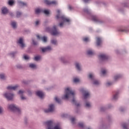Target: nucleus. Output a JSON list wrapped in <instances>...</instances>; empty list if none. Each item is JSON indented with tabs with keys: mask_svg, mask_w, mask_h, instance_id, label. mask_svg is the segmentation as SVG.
Listing matches in <instances>:
<instances>
[{
	"mask_svg": "<svg viewBox=\"0 0 129 129\" xmlns=\"http://www.w3.org/2000/svg\"><path fill=\"white\" fill-rule=\"evenodd\" d=\"M68 98H73L72 102L73 104H75L77 107L80 106V104L79 103H77L75 99V93L73 91L70 90L69 88H67L65 89V94L62 97V99H68Z\"/></svg>",
	"mask_w": 129,
	"mask_h": 129,
	"instance_id": "f257e3e1",
	"label": "nucleus"
},
{
	"mask_svg": "<svg viewBox=\"0 0 129 129\" xmlns=\"http://www.w3.org/2000/svg\"><path fill=\"white\" fill-rule=\"evenodd\" d=\"M84 12L86 13L88 15V18L89 20H92L94 23H96L97 24H103L104 23V21L98 19L97 16L92 15V14H91V11L88 8H85L84 9Z\"/></svg>",
	"mask_w": 129,
	"mask_h": 129,
	"instance_id": "f03ea898",
	"label": "nucleus"
},
{
	"mask_svg": "<svg viewBox=\"0 0 129 129\" xmlns=\"http://www.w3.org/2000/svg\"><path fill=\"white\" fill-rule=\"evenodd\" d=\"M57 15L56 16V20H58L60 21H62L59 24V26L60 28H63L64 23H69L70 20L64 15H62L60 14V10H57Z\"/></svg>",
	"mask_w": 129,
	"mask_h": 129,
	"instance_id": "7ed1b4c3",
	"label": "nucleus"
},
{
	"mask_svg": "<svg viewBox=\"0 0 129 129\" xmlns=\"http://www.w3.org/2000/svg\"><path fill=\"white\" fill-rule=\"evenodd\" d=\"M47 128V129H62L60 123H57L54 126V122L52 120H49L45 122Z\"/></svg>",
	"mask_w": 129,
	"mask_h": 129,
	"instance_id": "20e7f679",
	"label": "nucleus"
},
{
	"mask_svg": "<svg viewBox=\"0 0 129 129\" xmlns=\"http://www.w3.org/2000/svg\"><path fill=\"white\" fill-rule=\"evenodd\" d=\"M8 109L13 111V112L17 113V114H21V109L15 104L9 105Z\"/></svg>",
	"mask_w": 129,
	"mask_h": 129,
	"instance_id": "39448f33",
	"label": "nucleus"
},
{
	"mask_svg": "<svg viewBox=\"0 0 129 129\" xmlns=\"http://www.w3.org/2000/svg\"><path fill=\"white\" fill-rule=\"evenodd\" d=\"M81 92L83 94V98L85 100L90 97V93L88 92L86 89L84 88H82L80 89Z\"/></svg>",
	"mask_w": 129,
	"mask_h": 129,
	"instance_id": "423d86ee",
	"label": "nucleus"
},
{
	"mask_svg": "<svg viewBox=\"0 0 129 129\" xmlns=\"http://www.w3.org/2000/svg\"><path fill=\"white\" fill-rule=\"evenodd\" d=\"M88 77L93 82V84L94 85H99L100 83L98 80H95V77L94 76V74H90L88 76Z\"/></svg>",
	"mask_w": 129,
	"mask_h": 129,
	"instance_id": "0eeeda50",
	"label": "nucleus"
},
{
	"mask_svg": "<svg viewBox=\"0 0 129 129\" xmlns=\"http://www.w3.org/2000/svg\"><path fill=\"white\" fill-rule=\"evenodd\" d=\"M3 95L8 99V100H13V99H14V97L15 96V94L9 92H6Z\"/></svg>",
	"mask_w": 129,
	"mask_h": 129,
	"instance_id": "6e6552de",
	"label": "nucleus"
},
{
	"mask_svg": "<svg viewBox=\"0 0 129 129\" xmlns=\"http://www.w3.org/2000/svg\"><path fill=\"white\" fill-rule=\"evenodd\" d=\"M59 61L62 63L63 64H68L69 63V60H68V56L67 55H64L60 56L58 58Z\"/></svg>",
	"mask_w": 129,
	"mask_h": 129,
	"instance_id": "1a4fd4ad",
	"label": "nucleus"
},
{
	"mask_svg": "<svg viewBox=\"0 0 129 129\" xmlns=\"http://www.w3.org/2000/svg\"><path fill=\"white\" fill-rule=\"evenodd\" d=\"M108 127H109L108 125L106 124L104 122H102L100 123L98 129H108Z\"/></svg>",
	"mask_w": 129,
	"mask_h": 129,
	"instance_id": "9d476101",
	"label": "nucleus"
},
{
	"mask_svg": "<svg viewBox=\"0 0 129 129\" xmlns=\"http://www.w3.org/2000/svg\"><path fill=\"white\" fill-rule=\"evenodd\" d=\"M54 111V104H51L48 106V109L44 110L45 113H49V112H53Z\"/></svg>",
	"mask_w": 129,
	"mask_h": 129,
	"instance_id": "9b49d317",
	"label": "nucleus"
},
{
	"mask_svg": "<svg viewBox=\"0 0 129 129\" xmlns=\"http://www.w3.org/2000/svg\"><path fill=\"white\" fill-rule=\"evenodd\" d=\"M51 35L52 36H58L60 32L57 31V28L56 25L53 26V28L51 29Z\"/></svg>",
	"mask_w": 129,
	"mask_h": 129,
	"instance_id": "f8f14e48",
	"label": "nucleus"
},
{
	"mask_svg": "<svg viewBox=\"0 0 129 129\" xmlns=\"http://www.w3.org/2000/svg\"><path fill=\"white\" fill-rule=\"evenodd\" d=\"M99 57L102 61H105V60H108L109 56H108V55L105 53H102L99 55Z\"/></svg>",
	"mask_w": 129,
	"mask_h": 129,
	"instance_id": "ddd939ff",
	"label": "nucleus"
},
{
	"mask_svg": "<svg viewBox=\"0 0 129 129\" xmlns=\"http://www.w3.org/2000/svg\"><path fill=\"white\" fill-rule=\"evenodd\" d=\"M52 50H53V49L51 46H47L44 48H41L42 53H45V52H50L52 51Z\"/></svg>",
	"mask_w": 129,
	"mask_h": 129,
	"instance_id": "4468645a",
	"label": "nucleus"
},
{
	"mask_svg": "<svg viewBox=\"0 0 129 129\" xmlns=\"http://www.w3.org/2000/svg\"><path fill=\"white\" fill-rule=\"evenodd\" d=\"M18 43L20 44V47L21 49H24L26 47V44L24 43V40L22 38H20L18 40Z\"/></svg>",
	"mask_w": 129,
	"mask_h": 129,
	"instance_id": "2eb2a0df",
	"label": "nucleus"
},
{
	"mask_svg": "<svg viewBox=\"0 0 129 129\" xmlns=\"http://www.w3.org/2000/svg\"><path fill=\"white\" fill-rule=\"evenodd\" d=\"M75 66H76V69H77V71H78V72H81V71H82L81 63L77 62L75 63Z\"/></svg>",
	"mask_w": 129,
	"mask_h": 129,
	"instance_id": "dca6fc26",
	"label": "nucleus"
},
{
	"mask_svg": "<svg viewBox=\"0 0 129 129\" xmlns=\"http://www.w3.org/2000/svg\"><path fill=\"white\" fill-rule=\"evenodd\" d=\"M95 54V51L92 48H89L87 50V54L89 56H93Z\"/></svg>",
	"mask_w": 129,
	"mask_h": 129,
	"instance_id": "f3484780",
	"label": "nucleus"
},
{
	"mask_svg": "<svg viewBox=\"0 0 129 129\" xmlns=\"http://www.w3.org/2000/svg\"><path fill=\"white\" fill-rule=\"evenodd\" d=\"M44 4L48 6L50 5H57V2L56 1H49L48 0H44Z\"/></svg>",
	"mask_w": 129,
	"mask_h": 129,
	"instance_id": "a211bd4d",
	"label": "nucleus"
},
{
	"mask_svg": "<svg viewBox=\"0 0 129 129\" xmlns=\"http://www.w3.org/2000/svg\"><path fill=\"white\" fill-rule=\"evenodd\" d=\"M112 107H113V106L111 104H108L105 107H101L100 108L101 111H104V110H106V109H109V108H111Z\"/></svg>",
	"mask_w": 129,
	"mask_h": 129,
	"instance_id": "6ab92c4d",
	"label": "nucleus"
},
{
	"mask_svg": "<svg viewBox=\"0 0 129 129\" xmlns=\"http://www.w3.org/2000/svg\"><path fill=\"white\" fill-rule=\"evenodd\" d=\"M119 94V91H117L112 96V100H117V99H118V95Z\"/></svg>",
	"mask_w": 129,
	"mask_h": 129,
	"instance_id": "aec40b11",
	"label": "nucleus"
},
{
	"mask_svg": "<svg viewBox=\"0 0 129 129\" xmlns=\"http://www.w3.org/2000/svg\"><path fill=\"white\" fill-rule=\"evenodd\" d=\"M108 71L106 69H103L101 70V76L105 77L107 76V75H108Z\"/></svg>",
	"mask_w": 129,
	"mask_h": 129,
	"instance_id": "412c9836",
	"label": "nucleus"
},
{
	"mask_svg": "<svg viewBox=\"0 0 129 129\" xmlns=\"http://www.w3.org/2000/svg\"><path fill=\"white\" fill-rule=\"evenodd\" d=\"M36 94L37 96H38V97H39V98L42 99L44 97V93H43L42 91H37L36 92Z\"/></svg>",
	"mask_w": 129,
	"mask_h": 129,
	"instance_id": "4be33fe9",
	"label": "nucleus"
},
{
	"mask_svg": "<svg viewBox=\"0 0 129 129\" xmlns=\"http://www.w3.org/2000/svg\"><path fill=\"white\" fill-rule=\"evenodd\" d=\"M37 39L38 40H41V41H43L44 43H47V37L46 36H43V37H40L39 35H37Z\"/></svg>",
	"mask_w": 129,
	"mask_h": 129,
	"instance_id": "5701e85b",
	"label": "nucleus"
},
{
	"mask_svg": "<svg viewBox=\"0 0 129 129\" xmlns=\"http://www.w3.org/2000/svg\"><path fill=\"white\" fill-rule=\"evenodd\" d=\"M18 87H19V86L18 85H15L14 86H9L7 87V89H8V90H16Z\"/></svg>",
	"mask_w": 129,
	"mask_h": 129,
	"instance_id": "b1692460",
	"label": "nucleus"
},
{
	"mask_svg": "<svg viewBox=\"0 0 129 129\" xmlns=\"http://www.w3.org/2000/svg\"><path fill=\"white\" fill-rule=\"evenodd\" d=\"M9 13V9L7 7H3L2 8V14L3 15H7Z\"/></svg>",
	"mask_w": 129,
	"mask_h": 129,
	"instance_id": "393cba45",
	"label": "nucleus"
},
{
	"mask_svg": "<svg viewBox=\"0 0 129 129\" xmlns=\"http://www.w3.org/2000/svg\"><path fill=\"white\" fill-rule=\"evenodd\" d=\"M18 4L19 5V6H20V7H27V5L26 3L22 2L21 1H18Z\"/></svg>",
	"mask_w": 129,
	"mask_h": 129,
	"instance_id": "a878e982",
	"label": "nucleus"
},
{
	"mask_svg": "<svg viewBox=\"0 0 129 129\" xmlns=\"http://www.w3.org/2000/svg\"><path fill=\"white\" fill-rule=\"evenodd\" d=\"M0 79H1V80H6V79H7V76L6 75V74L3 73H1Z\"/></svg>",
	"mask_w": 129,
	"mask_h": 129,
	"instance_id": "bb28decb",
	"label": "nucleus"
},
{
	"mask_svg": "<svg viewBox=\"0 0 129 129\" xmlns=\"http://www.w3.org/2000/svg\"><path fill=\"white\" fill-rule=\"evenodd\" d=\"M101 44V38H100V37H97L96 45L98 47H99V46H100Z\"/></svg>",
	"mask_w": 129,
	"mask_h": 129,
	"instance_id": "cd10ccee",
	"label": "nucleus"
},
{
	"mask_svg": "<svg viewBox=\"0 0 129 129\" xmlns=\"http://www.w3.org/2000/svg\"><path fill=\"white\" fill-rule=\"evenodd\" d=\"M122 77V75L121 74H117L114 76V80L116 81V80H118V79H120V78Z\"/></svg>",
	"mask_w": 129,
	"mask_h": 129,
	"instance_id": "c85d7f7f",
	"label": "nucleus"
},
{
	"mask_svg": "<svg viewBox=\"0 0 129 129\" xmlns=\"http://www.w3.org/2000/svg\"><path fill=\"white\" fill-rule=\"evenodd\" d=\"M11 25L13 29H17V22L16 21H12Z\"/></svg>",
	"mask_w": 129,
	"mask_h": 129,
	"instance_id": "c756f323",
	"label": "nucleus"
},
{
	"mask_svg": "<svg viewBox=\"0 0 129 129\" xmlns=\"http://www.w3.org/2000/svg\"><path fill=\"white\" fill-rule=\"evenodd\" d=\"M18 54V52L17 51H12L9 53V56H11L12 58H14L16 54Z\"/></svg>",
	"mask_w": 129,
	"mask_h": 129,
	"instance_id": "7c9ffc66",
	"label": "nucleus"
},
{
	"mask_svg": "<svg viewBox=\"0 0 129 129\" xmlns=\"http://www.w3.org/2000/svg\"><path fill=\"white\" fill-rule=\"evenodd\" d=\"M29 67L31 69H36L37 68V66L34 63H29Z\"/></svg>",
	"mask_w": 129,
	"mask_h": 129,
	"instance_id": "2f4dec72",
	"label": "nucleus"
},
{
	"mask_svg": "<svg viewBox=\"0 0 129 129\" xmlns=\"http://www.w3.org/2000/svg\"><path fill=\"white\" fill-rule=\"evenodd\" d=\"M78 126L79 127H80V128H84V126H85V125L83 122H80L78 123Z\"/></svg>",
	"mask_w": 129,
	"mask_h": 129,
	"instance_id": "473e14b6",
	"label": "nucleus"
},
{
	"mask_svg": "<svg viewBox=\"0 0 129 129\" xmlns=\"http://www.w3.org/2000/svg\"><path fill=\"white\" fill-rule=\"evenodd\" d=\"M42 12V10L40 8H36L35 10V13L36 15H39Z\"/></svg>",
	"mask_w": 129,
	"mask_h": 129,
	"instance_id": "72a5a7b5",
	"label": "nucleus"
},
{
	"mask_svg": "<svg viewBox=\"0 0 129 129\" xmlns=\"http://www.w3.org/2000/svg\"><path fill=\"white\" fill-rule=\"evenodd\" d=\"M122 126L123 129H128V123H124L122 124Z\"/></svg>",
	"mask_w": 129,
	"mask_h": 129,
	"instance_id": "f704fd0d",
	"label": "nucleus"
},
{
	"mask_svg": "<svg viewBox=\"0 0 129 129\" xmlns=\"http://www.w3.org/2000/svg\"><path fill=\"white\" fill-rule=\"evenodd\" d=\"M85 107H87V108H90V107H91V104H90V102L88 101L86 102Z\"/></svg>",
	"mask_w": 129,
	"mask_h": 129,
	"instance_id": "c9c22d12",
	"label": "nucleus"
},
{
	"mask_svg": "<svg viewBox=\"0 0 129 129\" xmlns=\"http://www.w3.org/2000/svg\"><path fill=\"white\" fill-rule=\"evenodd\" d=\"M51 43L52 45H54V46H56L57 45V40L56 39H52L51 40Z\"/></svg>",
	"mask_w": 129,
	"mask_h": 129,
	"instance_id": "e433bc0d",
	"label": "nucleus"
},
{
	"mask_svg": "<svg viewBox=\"0 0 129 129\" xmlns=\"http://www.w3.org/2000/svg\"><path fill=\"white\" fill-rule=\"evenodd\" d=\"M21 16H22V12L20 11L16 12V18H21Z\"/></svg>",
	"mask_w": 129,
	"mask_h": 129,
	"instance_id": "4c0bfd02",
	"label": "nucleus"
},
{
	"mask_svg": "<svg viewBox=\"0 0 129 129\" xmlns=\"http://www.w3.org/2000/svg\"><path fill=\"white\" fill-rule=\"evenodd\" d=\"M34 59L35 61H39V60H41V56L40 55L35 56Z\"/></svg>",
	"mask_w": 129,
	"mask_h": 129,
	"instance_id": "58836bf2",
	"label": "nucleus"
},
{
	"mask_svg": "<svg viewBox=\"0 0 129 129\" xmlns=\"http://www.w3.org/2000/svg\"><path fill=\"white\" fill-rule=\"evenodd\" d=\"M14 3H15V2L14 1V0L8 1V5L9 6H13Z\"/></svg>",
	"mask_w": 129,
	"mask_h": 129,
	"instance_id": "ea45409f",
	"label": "nucleus"
},
{
	"mask_svg": "<svg viewBox=\"0 0 129 129\" xmlns=\"http://www.w3.org/2000/svg\"><path fill=\"white\" fill-rule=\"evenodd\" d=\"M16 68L17 69H23V65L21 64H16Z\"/></svg>",
	"mask_w": 129,
	"mask_h": 129,
	"instance_id": "a19ab883",
	"label": "nucleus"
},
{
	"mask_svg": "<svg viewBox=\"0 0 129 129\" xmlns=\"http://www.w3.org/2000/svg\"><path fill=\"white\" fill-rule=\"evenodd\" d=\"M111 85H112V82H107L106 83V86L107 87H109V86H111Z\"/></svg>",
	"mask_w": 129,
	"mask_h": 129,
	"instance_id": "79ce46f5",
	"label": "nucleus"
},
{
	"mask_svg": "<svg viewBox=\"0 0 129 129\" xmlns=\"http://www.w3.org/2000/svg\"><path fill=\"white\" fill-rule=\"evenodd\" d=\"M24 93H25L24 90H20L18 92V94H19V95H21V96L23 95V94H24Z\"/></svg>",
	"mask_w": 129,
	"mask_h": 129,
	"instance_id": "37998d69",
	"label": "nucleus"
},
{
	"mask_svg": "<svg viewBox=\"0 0 129 129\" xmlns=\"http://www.w3.org/2000/svg\"><path fill=\"white\" fill-rule=\"evenodd\" d=\"M55 100L56 102L58 103V104H60L61 103V100H60L59 99V98H58V97H56L55 98Z\"/></svg>",
	"mask_w": 129,
	"mask_h": 129,
	"instance_id": "c03bdc74",
	"label": "nucleus"
},
{
	"mask_svg": "<svg viewBox=\"0 0 129 129\" xmlns=\"http://www.w3.org/2000/svg\"><path fill=\"white\" fill-rule=\"evenodd\" d=\"M43 13H44V14L45 15H48L50 14V12L48 10H45L43 11Z\"/></svg>",
	"mask_w": 129,
	"mask_h": 129,
	"instance_id": "a18cd8bd",
	"label": "nucleus"
},
{
	"mask_svg": "<svg viewBox=\"0 0 129 129\" xmlns=\"http://www.w3.org/2000/svg\"><path fill=\"white\" fill-rule=\"evenodd\" d=\"M71 122H72V123L73 124H74L75 123V118L74 117H72L71 118Z\"/></svg>",
	"mask_w": 129,
	"mask_h": 129,
	"instance_id": "49530a36",
	"label": "nucleus"
},
{
	"mask_svg": "<svg viewBox=\"0 0 129 129\" xmlns=\"http://www.w3.org/2000/svg\"><path fill=\"white\" fill-rule=\"evenodd\" d=\"M23 58L25 60H29V59H30V57H29V56L26 55H24L23 56Z\"/></svg>",
	"mask_w": 129,
	"mask_h": 129,
	"instance_id": "de8ad7c7",
	"label": "nucleus"
},
{
	"mask_svg": "<svg viewBox=\"0 0 129 129\" xmlns=\"http://www.w3.org/2000/svg\"><path fill=\"white\" fill-rule=\"evenodd\" d=\"M4 112V108L3 107L0 106V114H3V113Z\"/></svg>",
	"mask_w": 129,
	"mask_h": 129,
	"instance_id": "09e8293b",
	"label": "nucleus"
},
{
	"mask_svg": "<svg viewBox=\"0 0 129 129\" xmlns=\"http://www.w3.org/2000/svg\"><path fill=\"white\" fill-rule=\"evenodd\" d=\"M74 82L75 83H77V82H79V79H78V78L74 79Z\"/></svg>",
	"mask_w": 129,
	"mask_h": 129,
	"instance_id": "8fccbe9b",
	"label": "nucleus"
},
{
	"mask_svg": "<svg viewBox=\"0 0 129 129\" xmlns=\"http://www.w3.org/2000/svg\"><path fill=\"white\" fill-rule=\"evenodd\" d=\"M119 32H127V30H126V29H120L118 30Z\"/></svg>",
	"mask_w": 129,
	"mask_h": 129,
	"instance_id": "3c124183",
	"label": "nucleus"
},
{
	"mask_svg": "<svg viewBox=\"0 0 129 129\" xmlns=\"http://www.w3.org/2000/svg\"><path fill=\"white\" fill-rule=\"evenodd\" d=\"M21 100H26V99H27V98H26L25 97H24V96H21Z\"/></svg>",
	"mask_w": 129,
	"mask_h": 129,
	"instance_id": "603ef678",
	"label": "nucleus"
},
{
	"mask_svg": "<svg viewBox=\"0 0 129 129\" xmlns=\"http://www.w3.org/2000/svg\"><path fill=\"white\" fill-rule=\"evenodd\" d=\"M9 15L10 16H11V17H14L15 16V14H14V13L11 12H9Z\"/></svg>",
	"mask_w": 129,
	"mask_h": 129,
	"instance_id": "864d4df0",
	"label": "nucleus"
},
{
	"mask_svg": "<svg viewBox=\"0 0 129 129\" xmlns=\"http://www.w3.org/2000/svg\"><path fill=\"white\" fill-rule=\"evenodd\" d=\"M32 43H33V45H34L35 46H36V45H37V44H38L37 42L34 40H32Z\"/></svg>",
	"mask_w": 129,
	"mask_h": 129,
	"instance_id": "5fc2aeb1",
	"label": "nucleus"
},
{
	"mask_svg": "<svg viewBox=\"0 0 129 129\" xmlns=\"http://www.w3.org/2000/svg\"><path fill=\"white\" fill-rule=\"evenodd\" d=\"M119 110L120 111H124V108L122 107H121L120 108H119Z\"/></svg>",
	"mask_w": 129,
	"mask_h": 129,
	"instance_id": "6e6d98bb",
	"label": "nucleus"
},
{
	"mask_svg": "<svg viewBox=\"0 0 129 129\" xmlns=\"http://www.w3.org/2000/svg\"><path fill=\"white\" fill-rule=\"evenodd\" d=\"M83 41H84V42H88V38L86 37V38H84Z\"/></svg>",
	"mask_w": 129,
	"mask_h": 129,
	"instance_id": "4d7b16f0",
	"label": "nucleus"
},
{
	"mask_svg": "<svg viewBox=\"0 0 129 129\" xmlns=\"http://www.w3.org/2000/svg\"><path fill=\"white\" fill-rule=\"evenodd\" d=\"M39 24H40V21L39 20H37L35 22V25L36 26H38V25H39Z\"/></svg>",
	"mask_w": 129,
	"mask_h": 129,
	"instance_id": "13d9d810",
	"label": "nucleus"
},
{
	"mask_svg": "<svg viewBox=\"0 0 129 129\" xmlns=\"http://www.w3.org/2000/svg\"><path fill=\"white\" fill-rule=\"evenodd\" d=\"M83 2L86 4L87 3H88V2H89V0H83Z\"/></svg>",
	"mask_w": 129,
	"mask_h": 129,
	"instance_id": "bf43d9fd",
	"label": "nucleus"
},
{
	"mask_svg": "<svg viewBox=\"0 0 129 129\" xmlns=\"http://www.w3.org/2000/svg\"><path fill=\"white\" fill-rule=\"evenodd\" d=\"M69 10H70V11L72 10V7H71V6H69Z\"/></svg>",
	"mask_w": 129,
	"mask_h": 129,
	"instance_id": "052dcab7",
	"label": "nucleus"
},
{
	"mask_svg": "<svg viewBox=\"0 0 129 129\" xmlns=\"http://www.w3.org/2000/svg\"><path fill=\"white\" fill-rule=\"evenodd\" d=\"M24 123H25V124H27V123H28V120H27V119H25V120H24Z\"/></svg>",
	"mask_w": 129,
	"mask_h": 129,
	"instance_id": "680f3d73",
	"label": "nucleus"
},
{
	"mask_svg": "<svg viewBox=\"0 0 129 129\" xmlns=\"http://www.w3.org/2000/svg\"><path fill=\"white\" fill-rule=\"evenodd\" d=\"M46 31H50V28L47 27V28H46Z\"/></svg>",
	"mask_w": 129,
	"mask_h": 129,
	"instance_id": "e2e57ef3",
	"label": "nucleus"
},
{
	"mask_svg": "<svg viewBox=\"0 0 129 129\" xmlns=\"http://www.w3.org/2000/svg\"><path fill=\"white\" fill-rule=\"evenodd\" d=\"M28 92L29 94H32V92H31V91H28Z\"/></svg>",
	"mask_w": 129,
	"mask_h": 129,
	"instance_id": "0e129e2a",
	"label": "nucleus"
},
{
	"mask_svg": "<svg viewBox=\"0 0 129 129\" xmlns=\"http://www.w3.org/2000/svg\"><path fill=\"white\" fill-rule=\"evenodd\" d=\"M118 50H116V53H118Z\"/></svg>",
	"mask_w": 129,
	"mask_h": 129,
	"instance_id": "69168bd1",
	"label": "nucleus"
},
{
	"mask_svg": "<svg viewBox=\"0 0 129 129\" xmlns=\"http://www.w3.org/2000/svg\"><path fill=\"white\" fill-rule=\"evenodd\" d=\"M124 7H126V5H124Z\"/></svg>",
	"mask_w": 129,
	"mask_h": 129,
	"instance_id": "338daca9",
	"label": "nucleus"
}]
</instances>
